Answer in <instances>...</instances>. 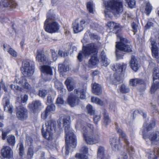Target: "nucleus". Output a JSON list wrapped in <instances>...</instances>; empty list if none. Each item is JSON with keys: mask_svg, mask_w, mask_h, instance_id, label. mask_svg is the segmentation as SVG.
<instances>
[{"mask_svg": "<svg viewBox=\"0 0 159 159\" xmlns=\"http://www.w3.org/2000/svg\"><path fill=\"white\" fill-rule=\"evenodd\" d=\"M75 82L71 78H68L65 82V84L69 91H72L75 88Z\"/></svg>", "mask_w": 159, "mask_h": 159, "instance_id": "obj_23", "label": "nucleus"}, {"mask_svg": "<svg viewBox=\"0 0 159 159\" xmlns=\"http://www.w3.org/2000/svg\"><path fill=\"white\" fill-rule=\"evenodd\" d=\"M152 9V7L151 4L149 3H148L146 4L144 12L147 15H148L151 12Z\"/></svg>", "mask_w": 159, "mask_h": 159, "instance_id": "obj_44", "label": "nucleus"}, {"mask_svg": "<svg viewBox=\"0 0 159 159\" xmlns=\"http://www.w3.org/2000/svg\"><path fill=\"white\" fill-rule=\"evenodd\" d=\"M127 65L126 64H123L122 65L117 64L112 68V70L116 72L115 73V76L117 75V74L120 75L123 71L124 69H125Z\"/></svg>", "mask_w": 159, "mask_h": 159, "instance_id": "obj_21", "label": "nucleus"}, {"mask_svg": "<svg viewBox=\"0 0 159 159\" xmlns=\"http://www.w3.org/2000/svg\"><path fill=\"white\" fill-rule=\"evenodd\" d=\"M130 66L131 69L134 71L136 72L139 69V65L135 57L132 56L130 62Z\"/></svg>", "mask_w": 159, "mask_h": 159, "instance_id": "obj_24", "label": "nucleus"}, {"mask_svg": "<svg viewBox=\"0 0 159 159\" xmlns=\"http://www.w3.org/2000/svg\"><path fill=\"white\" fill-rule=\"evenodd\" d=\"M69 69V67L67 65L62 64H59L58 65V70L61 73L66 72Z\"/></svg>", "mask_w": 159, "mask_h": 159, "instance_id": "obj_37", "label": "nucleus"}, {"mask_svg": "<svg viewBox=\"0 0 159 159\" xmlns=\"http://www.w3.org/2000/svg\"><path fill=\"white\" fill-rule=\"evenodd\" d=\"M63 126L64 127L66 133V154L69 153L68 145H70L72 148L76 146V139L75 136L73 132V130L70 128V117L69 116L62 117Z\"/></svg>", "mask_w": 159, "mask_h": 159, "instance_id": "obj_2", "label": "nucleus"}, {"mask_svg": "<svg viewBox=\"0 0 159 159\" xmlns=\"http://www.w3.org/2000/svg\"><path fill=\"white\" fill-rule=\"evenodd\" d=\"M106 10L105 14L106 18H111L112 15L111 12L114 14H119L123 11V6L122 2L117 0H109L107 2H104Z\"/></svg>", "mask_w": 159, "mask_h": 159, "instance_id": "obj_3", "label": "nucleus"}, {"mask_svg": "<svg viewBox=\"0 0 159 159\" xmlns=\"http://www.w3.org/2000/svg\"><path fill=\"white\" fill-rule=\"evenodd\" d=\"M110 143L113 150L115 151L118 150V141L116 138L114 137L111 138Z\"/></svg>", "mask_w": 159, "mask_h": 159, "instance_id": "obj_33", "label": "nucleus"}, {"mask_svg": "<svg viewBox=\"0 0 159 159\" xmlns=\"http://www.w3.org/2000/svg\"><path fill=\"white\" fill-rule=\"evenodd\" d=\"M148 137L152 144H155L159 141V131H157L149 134Z\"/></svg>", "mask_w": 159, "mask_h": 159, "instance_id": "obj_18", "label": "nucleus"}, {"mask_svg": "<svg viewBox=\"0 0 159 159\" xmlns=\"http://www.w3.org/2000/svg\"><path fill=\"white\" fill-rule=\"evenodd\" d=\"M91 99L92 102L100 105H102L103 104V102L98 98L92 97Z\"/></svg>", "mask_w": 159, "mask_h": 159, "instance_id": "obj_43", "label": "nucleus"}, {"mask_svg": "<svg viewBox=\"0 0 159 159\" xmlns=\"http://www.w3.org/2000/svg\"><path fill=\"white\" fill-rule=\"evenodd\" d=\"M110 62L109 60L106 57V56H103L102 58L101 63L102 65L105 66H107Z\"/></svg>", "mask_w": 159, "mask_h": 159, "instance_id": "obj_52", "label": "nucleus"}, {"mask_svg": "<svg viewBox=\"0 0 159 159\" xmlns=\"http://www.w3.org/2000/svg\"><path fill=\"white\" fill-rule=\"evenodd\" d=\"M19 146V154L21 156H22L24 153V146L22 143L20 142L18 144Z\"/></svg>", "mask_w": 159, "mask_h": 159, "instance_id": "obj_54", "label": "nucleus"}, {"mask_svg": "<svg viewBox=\"0 0 159 159\" xmlns=\"http://www.w3.org/2000/svg\"><path fill=\"white\" fill-rule=\"evenodd\" d=\"M128 4V6L130 8L135 7L136 2L134 0H125Z\"/></svg>", "mask_w": 159, "mask_h": 159, "instance_id": "obj_51", "label": "nucleus"}, {"mask_svg": "<svg viewBox=\"0 0 159 159\" xmlns=\"http://www.w3.org/2000/svg\"><path fill=\"white\" fill-rule=\"evenodd\" d=\"M34 66L33 62L30 60H25L22 62L21 71L25 76H30L34 72Z\"/></svg>", "mask_w": 159, "mask_h": 159, "instance_id": "obj_8", "label": "nucleus"}, {"mask_svg": "<svg viewBox=\"0 0 159 159\" xmlns=\"http://www.w3.org/2000/svg\"><path fill=\"white\" fill-rule=\"evenodd\" d=\"M89 25L92 28L94 29H96L98 27V24L95 23L92 20H91V22L89 24Z\"/></svg>", "mask_w": 159, "mask_h": 159, "instance_id": "obj_56", "label": "nucleus"}, {"mask_svg": "<svg viewBox=\"0 0 159 159\" xmlns=\"http://www.w3.org/2000/svg\"><path fill=\"white\" fill-rule=\"evenodd\" d=\"M55 15L51 13H48L47 15V19L44 22H50V21H53L55 20Z\"/></svg>", "mask_w": 159, "mask_h": 159, "instance_id": "obj_46", "label": "nucleus"}, {"mask_svg": "<svg viewBox=\"0 0 159 159\" xmlns=\"http://www.w3.org/2000/svg\"><path fill=\"white\" fill-rule=\"evenodd\" d=\"M81 153H77L75 157L79 159H88V157L86 155L88 153V149L86 147H82L80 150Z\"/></svg>", "mask_w": 159, "mask_h": 159, "instance_id": "obj_20", "label": "nucleus"}, {"mask_svg": "<svg viewBox=\"0 0 159 159\" xmlns=\"http://www.w3.org/2000/svg\"><path fill=\"white\" fill-rule=\"evenodd\" d=\"M116 130L117 132L119 134L120 138H122L126 146L128 147L127 148L126 151L121 153L119 157V159H129L128 155L132 156L134 154L135 151L131 146L129 145V142L127 140V137L125 134L123 132L122 130L118 127H116Z\"/></svg>", "mask_w": 159, "mask_h": 159, "instance_id": "obj_6", "label": "nucleus"}, {"mask_svg": "<svg viewBox=\"0 0 159 159\" xmlns=\"http://www.w3.org/2000/svg\"><path fill=\"white\" fill-rule=\"evenodd\" d=\"M63 122L62 117H61L59 118L57 121V123L59 127H61L62 125H63Z\"/></svg>", "mask_w": 159, "mask_h": 159, "instance_id": "obj_64", "label": "nucleus"}, {"mask_svg": "<svg viewBox=\"0 0 159 159\" xmlns=\"http://www.w3.org/2000/svg\"><path fill=\"white\" fill-rule=\"evenodd\" d=\"M55 110V106L53 104H51L48 106L45 111L42 113L41 117L43 119L45 120L48 116L49 115L51 112L54 111Z\"/></svg>", "mask_w": 159, "mask_h": 159, "instance_id": "obj_19", "label": "nucleus"}, {"mask_svg": "<svg viewBox=\"0 0 159 159\" xmlns=\"http://www.w3.org/2000/svg\"><path fill=\"white\" fill-rule=\"evenodd\" d=\"M2 2L4 7H9L11 8H14L16 6V3L13 0H2Z\"/></svg>", "mask_w": 159, "mask_h": 159, "instance_id": "obj_28", "label": "nucleus"}, {"mask_svg": "<svg viewBox=\"0 0 159 159\" xmlns=\"http://www.w3.org/2000/svg\"><path fill=\"white\" fill-rule=\"evenodd\" d=\"M117 38L120 42H116V52L117 59H120L122 58L123 56L122 52H130L131 51V46L126 44L128 41L126 39L123 38L121 34H117Z\"/></svg>", "mask_w": 159, "mask_h": 159, "instance_id": "obj_4", "label": "nucleus"}, {"mask_svg": "<svg viewBox=\"0 0 159 159\" xmlns=\"http://www.w3.org/2000/svg\"><path fill=\"white\" fill-rule=\"evenodd\" d=\"M75 127L81 130L84 139L88 144L93 145L101 141L100 135L96 131L93 130V125L88 124L86 126L83 122H78Z\"/></svg>", "mask_w": 159, "mask_h": 159, "instance_id": "obj_1", "label": "nucleus"}, {"mask_svg": "<svg viewBox=\"0 0 159 159\" xmlns=\"http://www.w3.org/2000/svg\"><path fill=\"white\" fill-rule=\"evenodd\" d=\"M2 103L4 111L11 114L12 113L13 108L12 105L10 104L9 98L7 97H4L3 99Z\"/></svg>", "mask_w": 159, "mask_h": 159, "instance_id": "obj_16", "label": "nucleus"}, {"mask_svg": "<svg viewBox=\"0 0 159 159\" xmlns=\"http://www.w3.org/2000/svg\"><path fill=\"white\" fill-rule=\"evenodd\" d=\"M87 7L89 12L92 13H93L94 12L93 4L91 2H89L87 3Z\"/></svg>", "mask_w": 159, "mask_h": 159, "instance_id": "obj_40", "label": "nucleus"}, {"mask_svg": "<svg viewBox=\"0 0 159 159\" xmlns=\"http://www.w3.org/2000/svg\"><path fill=\"white\" fill-rule=\"evenodd\" d=\"M78 19H76L73 24V30L75 33H78L84 30L78 22Z\"/></svg>", "mask_w": 159, "mask_h": 159, "instance_id": "obj_25", "label": "nucleus"}, {"mask_svg": "<svg viewBox=\"0 0 159 159\" xmlns=\"http://www.w3.org/2000/svg\"><path fill=\"white\" fill-rule=\"evenodd\" d=\"M50 51L52 53V57L53 60L56 61L57 60V54L55 52L54 50L51 49Z\"/></svg>", "mask_w": 159, "mask_h": 159, "instance_id": "obj_58", "label": "nucleus"}, {"mask_svg": "<svg viewBox=\"0 0 159 159\" xmlns=\"http://www.w3.org/2000/svg\"><path fill=\"white\" fill-rule=\"evenodd\" d=\"M44 28L45 31L49 33L57 32L59 30L60 25L55 21H52L49 22H44Z\"/></svg>", "mask_w": 159, "mask_h": 159, "instance_id": "obj_9", "label": "nucleus"}, {"mask_svg": "<svg viewBox=\"0 0 159 159\" xmlns=\"http://www.w3.org/2000/svg\"><path fill=\"white\" fill-rule=\"evenodd\" d=\"M104 115V122L107 124H108L110 123L111 120L110 119L108 113L105 111L103 113Z\"/></svg>", "mask_w": 159, "mask_h": 159, "instance_id": "obj_49", "label": "nucleus"}, {"mask_svg": "<svg viewBox=\"0 0 159 159\" xmlns=\"http://www.w3.org/2000/svg\"><path fill=\"white\" fill-rule=\"evenodd\" d=\"M56 103L58 105L63 104L64 103V100L61 96H59L57 98Z\"/></svg>", "mask_w": 159, "mask_h": 159, "instance_id": "obj_57", "label": "nucleus"}, {"mask_svg": "<svg viewBox=\"0 0 159 159\" xmlns=\"http://www.w3.org/2000/svg\"><path fill=\"white\" fill-rule=\"evenodd\" d=\"M155 125V120L152 118L151 120V122L148 125H146V123H144L143 124V126L145 129L147 131L150 130L153 128Z\"/></svg>", "mask_w": 159, "mask_h": 159, "instance_id": "obj_34", "label": "nucleus"}, {"mask_svg": "<svg viewBox=\"0 0 159 159\" xmlns=\"http://www.w3.org/2000/svg\"><path fill=\"white\" fill-rule=\"evenodd\" d=\"M159 87V83H157L156 84L154 83L153 84L151 89V93H154Z\"/></svg>", "mask_w": 159, "mask_h": 159, "instance_id": "obj_53", "label": "nucleus"}, {"mask_svg": "<svg viewBox=\"0 0 159 159\" xmlns=\"http://www.w3.org/2000/svg\"><path fill=\"white\" fill-rule=\"evenodd\" d=\"M131 26L133 29V32L135 33L137 31L138 25L134 22L131 24ZM135 34V33H134Z\"/></svg>", "mask_w": 159, "mask_h": 159, "instance_id": "obj_59", "label": "nucleus"}, {"mask_svg": "<svg viewBox=\"0 0 159 159\" xmlns=\"http://www.w3.org/2000/svg\"><path fill=\"white\" fill-rule=\"evenodd\" d=\"M120 91L122 93H126L129 91L128 87L124 84H122L120 87Z\"/></svg>", "mask_w": 159, "mask_h": 159, "instance_id": "obj_48", "label": "nucleus"}, {"mask_svg": "<svg viewBox=\"0 0 159 159\" xmlns=\"http://www.w3.org/2000/svg\"><path fill=\"white\" fill-rule=\"evenodd\" d=\"M41 70L43 73L42 76L44 81L46 82L51 79V76L53 75L52 68L50 66L43 65L41 66Z\"/></svg>", "mask_w": 159, "mask_h": 159, "instance_id": "obj_12", "label": "nucleus"}, {"mask_svg": "<svg viewBox=\"0 0 159 159\" xmlns=\"http://www.w3.org/2000/svg\"><path fill=\"white\" fill-rule=\"evenodd\" d=\"M152 39V38L150 39L152 46L151 50L152 55L153 57L157 59V62L159 63V43H157Z\"/></svg>", "mask_w": 159, "mask_h": 159, "instance_id": "obj_13", "label": "nucleus"}, {"mask_svg": "<svg viewBox=\"0 0 159 159\" xmlns=\"http://www.w3.org/2000/svg\"><path fill=\"white\" fill-rule=\"evenodd\" d=\"M15 82L16 83L21 85L27 92L33 93L34 91V89L27 82V80L25 77H21L20 78L16 77Z\"/></svg>", "mask_w": 159, "mask_h": 159, "instance_id": "obj_10", "label": "nucleus"}, {"mask_svg": "<svg viewBox=\"0 0 159 159\" xmlns=\"http://www.w3.org/2000/svg\"><path fill=\"white\" fill-rule=\"evenodd\" d=\"M7 51L11 56L13 57H16L17 56V52L12 48H10L8 50H7Z\"/></svg>", "mask_w": 159, "mask_h": 159, "instance_id": "obj_55", "label": "nucleus"}, {"mask_svg": "<svg viewBox=\"0 0 159 159\" xmlns=\"http://www.w3.org/2000/svg\"><path fill=\"white\" fill-rule=\"evenodd\" d=\"M139 115H141L144 118H146L147 116L146 113L143 112L142 111L136 110L135 111L133 112V116L134 117H135L136 115L138 116Z\"/></svg>", "mask_w": 159, "mask_h": 159, "instance_id": "obj_47", "label": "nucleus"}, {"mask_svg": "<svg viewBox=\"0 0 159 159\" xmlns=\"http://www.w3.org/2000/svg\"><path fill=\"white\" fill-rule=\"evenodd\" d=\"M1 153L4 157L9 158L12 156L13 152L9 146H4L1 150Z\"/></svg>", "mask_w": 159, "mask_h": 159, "instance_id": "obj_17", "label": "nucleus"}, {"mask_svg": "<svg viewBox=\"0 0 159 159\" xmlns=\"http://www.w3.org/2000/svg\"><path fill=\"white\" fill-rule=\"evenodd\" d=\"M55 123L52 120H50L47 121L42 129L43 136L48 140L52 139L55 132Z\"/></svg>", "mask_w": 159, "mask_h": 159, "instance_id": "obj_7", "label": "nucleus"}, {"mask_svg": "<svg viewBox=\"0 0 159 159\" xmlns=\"http://www.w3.org/2000/svg\"><path fill=\"white\" fill-rule=\"evenodd\" d=\"M144 83V81L141 79H132L130 80V84L133 86H136L138 85L142 84Z\"/></svg>", "mask_w": 159, "mask_h": 159, "instance_id": "obj_31", "label": "nucleus"}, {"mask_svg": "<svg viewBox=\"0 0 159 159\" xmlns=\"http://www.w3.org/2000/svg\"><path fill=\"white\" fill-rule=\"evenodd\" d=\"M7 141L9 144L12 146H14L16 143V138L13 135H9L7 137Z\"/></svg>", "mask_w": 159, "mask_h": 159, "instance_id": "obj_36", "label": "nucleus"}, {"mask_svg": "<svg viewBox=\"0 0 159 159\" xmlns=\"http://www.w3.org/2000/svg\"><path fill=\"white\" fill-rule=\"evenodd\" d=\"M86 92V90L80 89H76L74 91V93L76 94L80 95V98L81 99H84L85 98Z\"/></svg>", "mask_w": 159, "mask_h": 159, "instance_id": "obj_32", "label": "nucleus"}, {"mask_svg": "<svg viewBox=\"0 0 159 159\" xmlns=\"http://www.w3.org/2000/svg\"><path fill=\"white\" fill-rule=\"evenodd\" d=\"M36 59L38 62L43 64H49L51 63L49 57L45 55L44 51L42 50H37Z\"/></svg>", "mask_w": 159, "mask_h": 159, "instance_id": "obj_11", "label": "nucleus"}, {"mask_svg": "<svg viewBox=\"0 0 159 159\" xmlns=\"http://www.w3.org/2000/svg\"><path fill=\"white\" fill-rule=\"evenodd\" d=\"M16 116L19 119L24 120L26 119L27 117V111L26 108L22 106L17 108Z\"/></svg>", "mask_w": 159, "mask_h": 159, "instance_id": "obj_14", "label": "nucleus"}, {"mask_svg": "<svg viewBox=\"0 0 159 159\" xmlns=\"http://www.w3.org/2000/svg\"><path fill=\"white\" fill-rule=\"evenodd\" d=\"M148 159H157L159 156V152L157 149H154V151L148 152L147 154Z\"/></svg>", "mask_w": 159, "mask_h": 159, "instance_id": "obj_29", "label": "nucleus"}, {"mask_svg": "<svg viewBox=\"0 0 159 159\" xmlns=\"http://www.w3.org/2000/svg\"><path fill=\"white\" fill-rule=\"evenodd\" d=\"M91 22V20L88 19L83 18L81 19L79 21V24L80 25L83 27L84 29V27L86 26L89 25V24Z\"/></svg>", "mask_w": 159, "mask_h": 159, "instance_id": "obj_35", "label": "nucleus"}, {"mask_svg": "<svg viewBox=\"0 0 159 159\" xmlns=\"http://www.w3.org/2000/svg\"><path fill=\"white\" fill-rule=\"evenodd\" d=\"M92 88L93 92L95 94L99 95L102 93L101 87L100 84L94 83L92 84Z\"/></svg>", "mask_w": 159, "mask_h": 159, "instance_id": "obj_26", "label": "nucleus"}, {"mask_svg": "<svg viewBox=\"0 0 159 159\" xmlns=\"http://www.w3.org/2000/svg\"><path fill=\"white\" fill-rule=\"evenodd\" d=\"M11 89L14 90H20V87L18 85H15L12 84L11 85Z\"/></svg>", "mask_w": 159, "mask_h": 159, "instance_id": "obj_63", "label": "nucleus"}, {"mask_svg": "<svg viewBox=\"0 0 159 159\" xmlns=\"http://www.w3.org/2000/svg\"><path fill=\"white\" fill-rule=\"evenodd\" d=\"M33 155V149L31 148H29L28 152V156L30 158L32 157Z\"/></svg>", "mask_w": 159, "mask_h": 159, "instance_id": "obj_61", "label": "nucleus"}, {"mask_svg": "<svg viewBox=\"0 0 159 159\" xmlns=\"http://www.w3.org/2000/svg\"><path fill=\"white\" fill-rule=\"evenodd\" d=\"M86 109L88 114L90 115H93L95 113V110L93 107L90 104L88 105Z\"/></svg>", "mask_w": 159, "mask_h": 159, "instance_id": "obj_42", "label": "nucleus"}, {"mask_svg": "<svg viewBox=\"0 0 159 159\" xmlns=\"http://www.w3.org/2000/svg\"><path fill=\"white\" fill-rule=\"evenodd\" d=\"M107 25L110 29H113V31L116 34L117 33L118 31L121 30L120 25L114 22H108Z\"/></svg>", "mask_w": 159, "mask_h": 159, "instance_id": "obj_22", "label": "nucleus"}, {"mask_svg": "<svg viewBox=\"0 0 159 159\" xmlns=\"http://www.w3.org/2000/svg\"><path fill=\"white\" fill-rule=\"evenodd\" d=\"M153 80H159V69L156 67L154 69V71L152 75Z\"/></svg>", "mask_w": 159, "mask_h": 159, "instance_id": "obj_39", "label": "nucleus"}, {"mask_svg": "<svg viewBox=\"0 0 159 159\" xmlns=\"http://www.w3.org/2000/svg\"><path fill=\"white\" fill-rule=\"evenodd\" d=\"M41 105V103L40 101H33L32 104H29L28 107L34 112L35 110L40 106Z\"/></svg>", "mask_w": 159, "mask_h": 159, "instance_id": "obj_30", "label": "nucleus"}, {"mask_svg": "<svg viewBox=\"0 0 159 159\" xmlns=\"http://www.w3.org/2000/svg\"><path fill=\"white\" fill-rule=\"evenodd\" d=\"M98 49L97 43H92L88 44L86 47H83L82 51L79 52L77 57L78 60L81 61L84 56L89 57L90 55L97 54Z\"/></svg>", "mask_w": 159, "mask_h": 159, "instance_id": "obj_5", "label": "nucleus"}, {"mask_svg": "<svg viewBox=\"0 0 159 159\" xmlns=\"http://www.w3.org/2000/svg\"><path fill=\"white\" fill-rule=\"evenodd\" d=\"M99 60L97 57V54L92 55L91 58L89 61V66L90 67H93L94 66L96 65L98 63Z\"/></svg>", "mask_w": 159, "mask_h": 159, "instance_id": "obj_27", "label": "nucleus"}, {"mask_svg": "<svg viewBox=\"0 0 159 159\" xmlns=\"http://www.w3.org/2000/svg\"><path fill=\"white\" fill-rule=\"evenodd\" d=\"M20 98H17V101L19 102H21L22 103H24L26 102L28 99V96L26 94H25L24 95H22L21 96V101H20Z\"/></svg>", "mask_w": 159, "mask_h": 159, "instance_id": "obj_50", "label": "nucleus"}, {"mask_svg": "<svg viewBox=\"0 0 159 159\" xmlns=\"http://www.w3.org/2000/svg\"><path fill=\"white\" fill-rule=\"evenodd\" d=\"M9 132L10 131L7 130H0V137H2V139L5 140L7 135Z\"/></svg>", "mask_w": 159, "mask_h": 159, "instance_id": "obj_45", "label": "nucleus"}, {"mask_svg": "<svg viewBox=\"0 0 159 159\" xmlns=\"http://www.w3.org/2000/svg\"><path fill=\"white\" fill-rule=\"evenodd\" d=\"M104 148L102 147H99L98 149V156L101 159H104Z\"/></svg>", "mask_w": 159, "mask_h": 159, "instance_id": "obj_38", "label": "nucleus"}, {"mask_svg": "<svg viewBox=\"0 0 159 159\" xmlns=\"http://www.w3.org/2000/svg\"><path fill=\"white\" fill-rule=\"evenodd\" d=\"M101 118L100 116L99 115H95L94 116L93 120L94 122V123L97 124L98 123V122L99 120Z\"/></svg>", "mask_w": 159, "mask_h": 159, "instance_id": "obj_62", "label": "nucleus"}, {"mask_svg": "<svg viewBox=\"0 0 159 159\" xmlns=\"http://www.w3.org/2000/svg\"><path fill=\"white\" fill-rule=\"evenodd\" d=\"M58 54L61 57H65L68 55L69 52H64L62 51L61 50H59L58 52Z\"/></svg>", "mask_w": 159, "mask_h": 159, "instance_id": "obj_60", "label": "nucleus"}, {"mask_svg": "<svg viewBox=\"0 0 159 159\" xmlns=\"http://www.w3.org/2000/svg\"><path fill=\"white\" fill-rule=\"evenodd\" d=\"M77 96L73 93H71L69 95L67 102L71 107H74L79 104V99Z\"/></svg>", "mask_w": 159, "mask_h": 159, "instance_id": "obj_15", "label": "nucleus"}, {"mask_svg": "<svg viewBox=\"0 0 159 159\" xmlns=\"http://www.w3.org/2000/svg\"><path fill=\"white\" fill-rule=\"evenodd\" d=\"M49 91V90L42 89L39 90L38 95L40 97L44 98L47 94Z\"/></svg>", "mask_w": 159, "mask_h": 159, "instance_id": "obj_41", "label": "nucleus"}]
</instances>
